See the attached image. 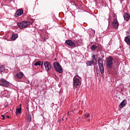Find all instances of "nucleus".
<instances>
[{"instance_id":"obj_6","label":"nucleus","mask_w":130,"mask_h":130,"mask_svg":"<svg viewBox=\"0 0 130 130\" xmlns=\"http://www.w3.org/2000/svg\"><path fill=\"white\" fill-rule=\"evenodd\" d=\"M9 82L7 81L6 79H0V86H3V87H8L9 85Z\"/></svg>"},{"instance_id":"obj_30","label":"nucleus","mask_w":130,"mask_h":130,"mask_svg":"<svg viewBox=\"0 0 130 130\" xmlns=\"http://www.w3.org/2000/svg\"><path fill=\"white\" fill-rule=\"evenodd\" d=\"M72 112H74V111H73V110H72Z\"/></svg>"},{"instance_id":"obj_8","label":"nucleus","mask_w":130,"mask_h":130,"mask_svg":"<svg viewBox=\"0 0 130 130\" xmlns=\"http://www.w3.org/2000/svg\"><path fill=\"white\" fill-rule=\"evenodd\" d=\"M24 78V73L23 72H18L16 74L15 78L17 80H21V79H23Z\"/></svg>"},{"instance_id":"obj_7","label":"nucleus","mask_w":130,"mask_h":130,"mask_svg":"<svg viewBox=\"0 0 130 130\" xmlns=\"http://www.w3.org/2000/svg\"><path fill=\"white\" fill-rule=\"evenodd\" d=\"M45 69L47 72H49L51 70V64L48 61H45L44 63Z\"/></svg>"},{"instance_id":"obj_17","label":"nucleus","mask_w":130,"mask_h":130,"mask_svg":"<svg viewBox=\"0 0 130 130\" xmlns=\"http://www.w3.org/2000/svg\"><path fill=\"white\" fill-rule=\"evenodd\" d=\"M94 62L92 60L87 61V62H86V64L88 67H91V66H93V64H94Z\"/></svg>"},{"instance_id":"obj_13","label":"nucleus","mask_w":130,"mask_h":130,"mask_svg":"<svg viewBox=\"0 0 130 130\" xmlns=\"http://www.w3.org/2000/svg\"><path fill=\"white\" fill-rule=\"evenodd\" d=\"M118 21H117V19H114L113 23H112V26L115 28V29H117L118 28L119 26Z\"/></svg>"},{"instance_id":"obj_22","label":"nucleus","mask_w":130,"mask_h":130,"mask_svg":"<svg viewBox=\"0 0 130 130\" xmlns=\"http://www.w3.org/2000/svg\"><path fill=\"white\" fill-rule=\"evenodd\" d=\"M35 66L37 67L38 66H41V61H38L35 63Z\"/></svg>"},{"instance_id":"obj_9","label":"nucleus","mask_w":130,"mask_h":130,"mask_svg":"<svg viewBox=\"0 0 130 130\" xmlns=\"http://www.w3.org/2000/svg\"><path fill=\"white\" fill-rule=\"evenodd\" d=\"M65 43L66 44H67V45L69 46H71V47H75V46H76V44L72 40H67L66 41Z\"/></svg>"},{"instance_id":"obj_26","label":"nucleus","mask_w":130,"mask_h":130,"mask_svg":"<svg viewBox=\"0 0 130 130\" xmlns=\"http://www.w3.org/2000/svg\"><path fill=\"white\" fill-rule=\"evenodd\" d=\"M6 117H7V118H8V119H10V117L9 116H7Z\"/></svg>"},{"instance_id":"obj_15","label":"nucleus","mask_w":130,"mask_h":130,"mask_svg":"<svg viewBox=\"0 0 130 130\" xmlns=\"http://www.w3.org/2000/svg\"><path fill=\"white\" fill-rule=\"evenodd\" d=\"M125 21H128L129 20L130 15L128 13H125L123 15Z\"/></svg>"},{"instance_id":"obj_23","label":"nucleus","mask_w":130,"mask_h":130,"mask_svg":"<svg viewBox=\"0 0 130 130\" xmlns=\"http://www.w3.org/2000/svg\"><path fill=\"white\" fill-rule=\"evenodd\" d=\"M96 55H93V56H92V58H93L92 60L93 61H97V58H96Z\"/></svg>"},{"instance_id":"obj_11","label":"nucleus","mask_w":130,"mask_h":130,"mask_svg":"<svg viewBox=\"0 0 130 130\" xmlns=\"http://www.w3.org/2000/svg\"><path fill=\"white\" fill-rule=\"evenodd\" d=\"M91 49L93 51L96 50V49H101V46L98 44L92 45Z\"/></svg>"},{"instance_id":"obj_2","label":"nucleus","mask_w":130,"mask_h":130,"mask_svg":"<svg viewBox=\"0 0 130 130\" xmlns=\"http://www.w3.org/2000/svg\"><path fill=\"white\" fill-rule=\"evenodd\" d=\"M32 23L28 21H24L21 22H19L17 24V26L20 29H24V28H27L28 26H30Z\"/></svg>"},{"instance_id":"obj_12","label":"nucleus","mask_w":130,"mask_h":130,"mask_svg":"<svg viewBox=\"0 0 130 130\" xmlns=\"http://www.w3.org/2000/svg\"><path fill=\"white\" fill-rule=\"evenodd\" d=\"M41 37L43 39V41H45L47 38H48V35L46 33V31L43 32L41 34Z\"/></svg>"},{"instance_id":"obj_24","label":"nucleus","mask_w":130,"mask_h":130,"mask_svg":"<svg viewBox=\"0 0 130 130\" xmlns=\"http://www.w3.org/2000/svg\"><path fill=\"white\" fill-rule=\"evenodd\" d=\"M89 116H90V114H89V113H87V114H85L84 115V117L85 118H88V117H89Z\"/></svg>"},{"instance_id":"obj_5","label":"nucleus","mask_w":130,"mask_h":130,"mask_svg":"<svg viewBox=\"0 0 130 130\" xmlns=\"http://www.w3.org/2000/svg\"><path fill=\"white\" fill-rule=\"evenodd\" d=\"M53 67L55 68L56 72H58V73H59V74H62V68L61 67L60 64H59V63L57 62H55L53 63Z\"/></svg>"},{"instance_id":"obj_14","label":"nucleus","mask_w":130,"mask_h":130,"mask_svg":"<svg viewBox=\"0 0 130 130\" xmlns=\"http://www.w3.org/2000/svg\"><path fill=\"white\" fill-rule=\"evenodd\" d=\"M127 103V102L126 101V100H123V101L119 105V108H123V107L126 105Z\"/></svg>"},{"instance_id":"obj_25","label":"nucleus","mask_w":130,"mask_h":130,"mask_svg":"<svg viewBox=\"0 0 130 130\" xmlns=\"http://www.w3.org/2000/svg\"><path fill=\"white\" fill-rule=\"evenodd\" d=\"M1 116L3 117L2 119L5 120V116L4 115H2Z\"/></svg>"},{"instance_id":"obj_29","label":"nucleus","mask_w":130,"mask_h":130,"mask_svg":"<svg viewBox=\"0 0 130 130\" xmlns=\"http://www.w3.org/2000/svg\"><path fill=\"white\" fill-rule=\"evenodd\" d=\"M43 64V62L42 63L41 67H42Z\"/></svg>"},{"instance_id":"obj_28","label":"nucleus","mask_w":130,"mask_h":130,"mask_svg":"<svg viewBox=\"0 0 130 130\" xmlns=\"http://www.w3.org/2000/svg\"><path fill=\"white\" fill-rule=\"evenodd\" d=\"M8 98H10V95L7 96Z\"/></svg>"},{"instance_id":"obj_19","label":"nucleus","mask_w":130,"mask_h":130,"mask_svg":"<svg viewBox=\"0 0 130 130\" xmlns=\"http://www.w3.org/2000/svg\"><path fill=\"white\" fill-rule=\"evenodd\" d=\"M89 34L90 37H94L95 36V30H91V31L89 32Z\"/></svg>"},{"instance_id":"obj_10","label":"nucleus","mask_w":130,"mask_h":130,"mask_svg":"<svg viewBox=\"0 0 130 130\" xmlns=\"http://www.w3.org/2000/svg\"><path fill=\"white\" fill-rule=\"evenodd\" d=\"M22 14H24V10L22 9H18L15 13V16L16 17H19L20 16H22Z\"/></svg>"},{"instance_id":"obj_4","label":"nucleus","mask_w":130,"mask_h":130,"mask_svg":"<svg viewBox=\"0 0 130 130\" xmlns=\"http://www.w3.org/2000/svg\"><path fill=\"white\" fill-rule=\"evenodd\" d=\"M106 66L108 69H111L113 66V58L112 56H109L107 58Z\"/></svg>"},{"instance_id":"obj_27","label":"nucleus","mask_w":130,"mask_h":130,"mask_svg":"<svg viewBox=\"0 0 130 130\" xmlns=\"http://www.w3.org/2000/svg\"><path fill=\"white\" fill-rule=\"evenodd\" d=\"M68 115H70V112H69L68 113Z\"/></svg>"},{"instance_id":"obj_3","label":"nucleus","mask_w":130,"mask_h":130,"mask_svg":"<svg viewBox=\"0 0 130 130\" xmlns=\"http://www.w3.org/2000/svg\"><path fill=\"white\" fill-rule=\"evenodd\" d=\"M98 63L101 74L103 75L104 74V65L103 64V60H102L101 57L99 58Z\"/></svg>"},{"instance_id":"obj_20","label":"nucleus","mask_w":130,"mask_h":130,"mask_svg":"<svg viewBox=\"0 0 130 130\" xmlns=\"http://www.w3.org/2000/svg\"><path fill=\"white\" fill-rule=\"evenodd\" d=\"M21 105H22V104H20L19 105V107L20 108L16 109V112H18V113H21V111H22V106H21Z\"/></svg>"},{"instance_id":"obj_18","label":"nucleus","mask_w":130,"mask_h":130,"mask_svg":"<svg viewBox=\"0 0 130 130\" xmlns=\"http://www.w3.org/2000/svg\"><path fill=\"white\" fill-rule=\"evenodd\" d=\"M26 117H27V121H28L29 122H30L31 121H32V116H31L30 114H28L26 115Z\"/></svg>"},{"instance_id":"obj_21","label":"nucleus","mask_w":130,"mask_h":130,"mask_svg":"<svg viewBox=\"0 0 130 130\" xmlns=\"http://www.w3.org/2000/svg\"><path fill=\"white\" fill-rule=\"evenodd\" d=\"M5 71V66L4 65H0V74Z\"/></svg>"},{"instance_id":"obj_1","label":"nucleus","mask_w":130,"mask_h":130,"mask_svg":"<svg viewBox=\"0 0 130 130\" xmlns=\"http://www.w3.org/2000/svg\"><path fill=\"white\" fill-rule=\"evenodd\" d=\"M81 81L80 80V77L76 75L73 78V86L76 89H79L81 87Z\"/></svg>"},{"instance_id":"obj_16","label":"nucleus","mask_w":130,"mask_h":130,"mask_svg":"<svg viewBox=\"0 0 130 130\" xmlns=\"http://www.w3.org/2000/svg\"><path fill=\"white\" fill-rule=\"evenodd\" d=\"M18 37V34H12L11 36V39L12 40H13V41H15Z\"/></svg>"}]
</instances>
